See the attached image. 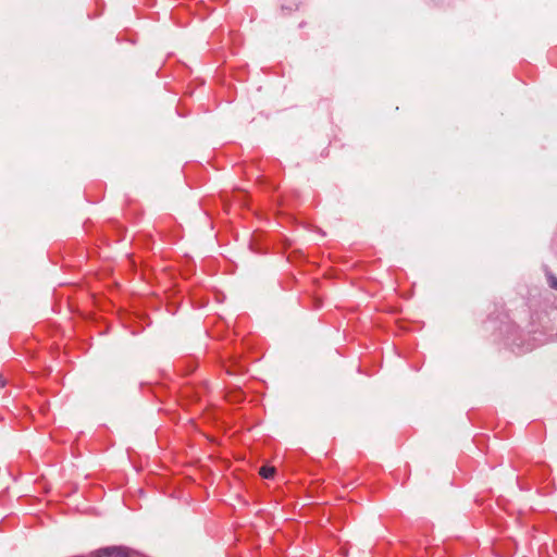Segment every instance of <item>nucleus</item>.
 Masks as SVG:
<instances>
[{
	"label": "nucleus",
	"instance_id": "nucleus-1",
	"mask_svg": "<svg viewBox=\"0 0 557 557\" xmlns=\"http://www.w3.org/2000/svg\"><path fill=\"white\" fill-rule=\"evenodd\" d=\"M96 557H129L125 552L121 549H104L99 552Z\"/></svg>",
	"mask_w": 557,
	"mask_h": 557
},
{
	"label": "nucleus",
	"instance_id": "nucleus-3",
	"mask_svg": "<svg viewBox=\"0 0 557 557\" xmlns=\"http://www.w3.org/2000/svg\"><path fill=\"white\" fill-rule=\"evenodd\" d=\"M546 276H547V283H548L549 287L557 290V277L555 275H553L552 273H547Z\"/></svg>",
	"mask_w": 557,
	"mask_h": 557
},
{
	"label": "nucleus",
	"instance_id": "nucleus-4",
	"mask_svg": "<svg viewBox=\"0 0 557 557\" xmlns=\"http://www.w3.org/2000/svg\"><path fill=\"white\" fill-rule=\"evenodd\" d=\"M4 383L5 382H4L3 377H2V375L0 374V387H2L4 385Z\"/></svg>",
	"mask_w": 557,
	"mask_h": 557
},
{
	"label": "nucleus",
	"instance_id": "nucleus-2",
	"mask_svg": "<svg viewBox=\"0 0 557 557\" xmlns=\"http://www.w3.org/2000/svg\"><path fill=\"white\" fill-rule=\"evenodd\" d=\"M259 473L264 479H271V478H273V475L275 473V468L274 467L264 466V467H262L260 469Z\"/></svg>",
	"mask_w": 557,
	"mask_h": 557
}]
</instances>
